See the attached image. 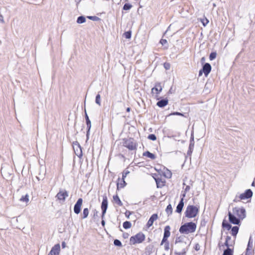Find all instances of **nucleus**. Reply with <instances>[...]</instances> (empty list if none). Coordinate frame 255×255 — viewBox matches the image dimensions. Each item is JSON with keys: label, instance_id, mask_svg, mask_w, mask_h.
<instances>
[{"label": "nucleus", "instance_id": "nucleus-42", "mask_svg": "<svg viewBox=\"0 0 255 255\" xmlns=\"http://www.w3.org/2000/svg\"><path fill=\"white\" fill-rule=\"evenodd\" d=\"M209 22V20L207 18H205L202 20V23L203 25L205 26Z\"/></svg>", "mask_w": 255, "mask_h": 255}, {"label": "nucleus", "instance_id": "nucleus-30", "mask_svg": "<svg viewBox=\"0 0 255 255\" xmlns=\"http://www.w3.org/2000/svg\"><path fill=\"white\" fill-rule=\"evenodd\" d=\"M166 212L167 214L169 216L172 213V208L171 204H169L167 205L166 208Z\"/></svg>", "mask_w": 255, "mask_h": 255}, {"label": "nucleus", "instance_id": "nucleus-47", "mask_svg": "<svg viewBox=\"0 0 255 255\" xmlns=\"http://www.w3.org/2000/svg\"><path fill=\"white\" fill-rule=\"evenodd\" d=\"M122 184H123V182H122V180L121 181V182H118L117 184V189L119 190V189L122 188L123 187H121L122 186Z\"/></svg>", "mask_w": 255, "mask_h": 255}, {"label": "nucleus", "instance_id": "nucleus-5", "mask_svg": "<svg viewBox=\"0 0 255 255\" xmlns=\"http://www.w3.org/2000/svg\"><path fill=\"white\" fill-rule=\"evenodd\" d=\"M123 146L127 147L129 150L136 149L137 143L132 138L123 139Z\"/></svg>", "mask_w": 255, "mask_h": 255}, {"label": "nucleus", "instance_id": "nucleus-15", "mask_svg": "<svg viewBox=\"0 0 255 255\" xmlns=\"http://www.w3.org/2000/svg\"><path fill=\"white\" fill-rule=\"evenodd\" d=\"M212 67L209 63H206L203 64L202 71L204 72V74L207 77L211 71Z\"/></svg>", "mask_w": 255, "mask_h": 255}, {"label": "nucleus", "instance_id": "nucleus-27", "mask_svg": "<svg viewBox=\"0 0 255 255\" xmlns=\"http://www.w3.org/2000/svg\"><path fill=\"white\" fill-rule=\"evenodd\" d=\"M223 255H233V250L230 248H227L224 251Z\"/></svg>", "mask_w": 255, "mask_h": 255}, {"label": "nucleus", "instance_id": "nucleus-11", "mask_svg": "<svg viewBox=\"0 0 255 255\" xmlns=\"http://www.w3.org/2000/svg\"><path fill=\"white\" fill-rule=\"evenodd\" d=\"M253 191L251 189H247L244 193L240 194L238 197L240 200H246L251 198L253 196Z\"/></svg>", "mask_w": 255, "mask_h": 255}, {"label": "nucleus", "instance_id": "nucleus-41", "mask_svg": "<svg viewBox=\"0 0 255 255\" xmlns=\"http://www.w3.org/2000/svg\"><path fill=\"white\" fill-rule=\"evenodd\" d=\"M167 237L163 236L162 240L161 241V245H162L164 243H168Z\"/></svg>", "mask_w": 255, "mask_h": 255}, {"label": "nucleus", "instance_id": "nucleus-6", "mask_svg": "<svg viewBox=\"0 0 255 255\" xmlns=\"http://www.w3.org/2000/svg\"><path fill=\"white\" fill-rule=\"evenodd\" d=\"M223 228L226 229L227 230L231 229V234L232 236L236 237L238 233L239 228L238 226L232 227L231 225L225 219L223 220L222 224Z\"/></svg>", "mask_w": 255, "mask_h": 255}, {"label": "nucleus", "instance_id": "nucleus-51", "mask_svg": "<svg viewBox=\"0 0 255 255\" xmlns=\"http://www.w3.org/2000/svg\"><path fill=\"white\" fill-rule=\"evenodd\" d=\"M200 246L199 245V244H196L194 247V249L196 251H198L199 250H200Z\"/></svg>", "mask_w": 255, "mask_h": 255}, {"label": "nucleus", "instance_id": "nucleus-33", "mask_svg": "<svg viewBox=\"0 0 255 255\" xmlns=\"http://www.w3.org/2000/svg\"><path fill=\"white\" fill-rule=\"evenodd\" d=\"M252 248H253V240L252 239V237H250L249 242H248V246H247V249L252 250Z\"/></svg>", "mask_w": 255, "mask_h": 255}, {"label": "nucleus", "instance_id": "nucleus-20", "mask_svg": "<svg viewBox=\"0 0 255 255\" xmlns=\"http://www.w3.org/2000/svg\"><path fill=\"white\" fill-rule=\"evenodd\" d=\"M170 227L169 226H166L164 229V234L163 236L169 237L170 236Z\"/></svg>", "mask_w": 255, "mask_h": 255}, {"label": "nucleus", "instance_id": "nucleus-49", "mask_svg": "<svg viewBox=\"0 0 255 255\" xmlns=\"http://www.w3.org/2000/svg\"><path fill=\"white\" fill-rule=\"evenodd\" d=\"M132 214V212H130L129 211H127L125 213V215L128 218H129V216Z\"/></svg>", "mask_w": 255, "mask_h": 255}, {"label": "nucleus", "instance_id": "nucleus-16", "mask_svg": "<svg viewBox=\"0 0 255 255\" xmlns=\"http://www.w3.org/2000/svg\"><path fill=\"white\" fill-rule=\"evenodd\" d=\"M157 218L158 215L157 214H153V215H152L146 224L147 227L149 228L151 226H152L153 222L155 221H156L157 219Z\"/></svg>", "mask_w": 255, "mask_h": 255}, {"label": "nucleus", "instance_id": "nucleus-24", "mask_svg": "<svg viewBox=\"0 0 255 255\" xmlns=\"http://www.w3.org/2000/svg\"><path fill=\"white\" fill-rule=\"evenodd\" d=\"M155 180L156 183L157 188H161L164 185V182L162 181V179L159 178H155Z\"/></svg>", "mask_w": 255, "mask_h": 255}, {"label": "nucleus", "instance_id": "nucleus-54", "mask_svg": "<svg viewBox=\"0 0 255 255\" xmlns=\"http://www.w3.org/2000/svg\"><path fill=\"white\" fill-rule=\"evenodd\" d=\"M90 131V130L87 129V133H86L87 140H88L89 138Z\"/></svg>", "mask_w": 255, "mask_h": 255}, {"label": "nucleus", "instance_id": "nucleus-63", "mask_svg": "<svg viewBox=\"0 0 255 255\" xmlns=\"http://www.w3.org/2000/svg\"><path fill=\"white\" fill-rule=\"evenodd\" d=\"M240 200V199L239 198V199H238V197L236 196L235 199L234 200V202H238V201H239Z\"/></svg>", "mask_w": 255, "mask_h": 255}, {"label": "nucleus", "instance_id": "nucleus-56", "mask_svg": "<svg viewBox=\"0 0 255 255\" xmlns=\"http://www.w3.org/2000/svg\"><path fill=\"white\" fill-rule=\"evenodd\" d=\"M190 143H193L194 144V137L192 135H191V136L190 138Z\"/></svg>", "mask_w": 255, "mask_h": 255}, {"label": "nucleus", "instance_id": "nucleus-40", "mask_svg": "<svg viewBox=\"0 0 255 255\" xmlns=\"http://www.w3.org/2000/svg\"><path fill=\"white\" fill-rule=\"evenodd\" d=\"M87 18L93 21H97L99 19V18L96 16H87Z\"/></svg>", "mask_w": 255, "mask_h": 255}, {"label": "nucleus", "instance_id": "nucleus-14", "mask_svg": "<svg viewBox=\"0 0 255 255\" xmlns=\"http://www.w3.org/2000/svg\"><path fill=\"white\" fill-rule=\"evenodd\" d=\"M184 237L181 236L180 237H177L175 239V244H177L179 243L178 245V248H187V244L185 242H183Z\"/></svg>", "mask_w": 255, "mask_h": 255}, {"label": "nucleus", "instance_id": "nucleus-39", "mask_svg": "<svg viewBox=\"0 0 255 255\" xmlns=\"http://www.w3.org/2000/svg\"><path fill=\"white\" fill-rule=\"evenodd\" d=\"M148 138L152 141H154L156 139V136L154 134H150L148 136Z\"/></svg>", "mask_w": 255, "mask_h": 255}, {"label": "nucleus", "instance_id": "nucleus-53", "mask_svg": "<svg viewBox=\"0 0 255 255\" xmlns=\"http://www.w3.org/2000/svg\"><path fill=\"white\" fill-rule=\"evenodd\" d=\"M171 175H172V174L170 172V171H168L167 174V175H165V176L167 178H171Z\"/></svg>", "mask_w": 255, "mask_h": 255}, {"label": "nucleus", "instance_id": "nucleus-21", "mask_svg": "<svg viewBox=\"0 0 255 255\" xmlns=\"http://www.w3.org/2000/svg\"><path fill=\"white\" fill-rule=\"evenodd\" d=\"M143 156L147 157L151 159H155L156 158L155 155L150 152L149 151L143 152Z\"/></svg>", "mask_w": 255, "mask_h": 255}, {"label": "nucleus", "instance_id": "nucleus-55", "mask_svg": "<svg viewBox=\"0 0 255 255\" xmlns=\"http://www.w3.org/2000/svg\"><path fill=\"white\" fill-rule=\"evenodd\" d=\"M0 21L2 23H4V19H3V17L2 15H0Z\"/></svg>", "mask_w": 255, "mask_h": 255}, {"label": "nucleus", "instance_id": "nucleus-52", "mask_svg": "<svg viewBox=\"0 0 255 255\" xmlns=\"http://www.w3.org/2000/svg\"><path fill=\"white\" fill-rule=\"evenodd\" d=\"M190 189V186L189 185H187L184 189V192L185 193L187 192L188 191H189Z\"/></svg>", "mask_w": 255, "mask_h": 255}, {"label": "nucleus", "instance_id": "nucleus-58", "mask_svg": "<svg viewBox=\"0 0 255 255\" xmlns=\"http://www.w3.org/2000/svg\"><path fill=\"white\" fill-rule=\"evenodd\" d=\"M128 233H124L123 234V237L125 239L128 238Z\"/></svg>", "mask_w": 255, "mask_h": 255}, {"label": "nucleus", "instance_id": "nucleus-12", "mask_svg": "<svg viewBox=\"0 0 255 255\" xmlns=\"http://www.w3.org/2000/svg\"><path fill=\"white\" fill-rule=\"evenodd\" d=\"M162 88L160 83H156L155 86L152 88L151 93L152 94L156 93V97L157 100L160 99L161 98H158V95L161 92Z\"/></svg>", "mask_w": 255, "mask_h": 255}, {"label": "nucleus", "instance_id": "nucleus-9", "mask_svg": "<svg viewBox=\"0 0 255 255\" xmlns=\"http://www.w3.org/2000/svg\"><path fill=\"white\" fill-rule=\"evenodd\" d=\"M68 196V192L66 190H60L59 192L56 195V198H57L59 200L62 201V202L65 201L66 198Z\"/></svg>", "mask_w": 255, "mask_h": 255}, {"label": "nucleus", "instance_id": "nucleus-17", "mask_svg": "<svg viewBox=\"0 0 255 255\" xmlns=\"http://www.w3.org/2000/svg\"><path fill=\"white\" fill-rule=\"evenodd\" d=\"M157 102L156 105L160 108H163L166 106L168 103V100L167 99H162Z\"/></svg>", "mask_w": 255, "mask_h": 255}, {"label": "nucleus", "instance_id": "nucleus-35", "mask_svg": "<svg viewBox=\"0 0 255 255\" xmlns=\"http://www.w3.org/2000/svg\"><path fill=\"white\" fill-rule=\"evenodd\" d=\"M20 200L22 202H28L29 201L28 195L26 194L24 196H22Z\"/></svg>", "mask_w": 255, "mask_h": 255}, {"label": "nucleus", "instance_id": "nucleus-18", "mask_svg": "<svg viewBox=\"0 0 255 255\" xmlns=\"http://www.w3.org/2000/svg\"><path fill=\"white\" fill-rule=\"evenodd\" d=\"M184 207V201L183 198H181L178 204L177 205L176 209V212L178 213H181L183 208Z\"/></svg>", "mask_w": 255, "mask_h": 255}, {"label": "nucleus", "instance_id": "nucleus-57", "mask_svg": "<svg viewBox=\"0 0 255 255\" xmlns=\"http://www.w3.org/2000/svg\"><path fill=\"white\" fill-rule=\"evenodd\" d=\"M101 224H102V226H103V227H104L105 225V221L104 220V218L103 219L102 218Z\"/></svg>", "mask_w": 255, "mask_h": 255}, {"label": "nucleus", "instance_id": "nucleus-13", "mask_svg": "<svg viewBox=\"0 0 255 255\" xmlns=\"http://www.w3.org/2000/svg\"><path fill=\"white\" fill-rule=\"evenodd\" d=\"M60 251V245L59 244H56L52 248L48 255H59Z\"/></svg>", "mask_w": 255, "mask_h": 255}, {"label": "nucleus", "instance_id": "nucleus-34", "mask_svg": "<svg viewBox=\"0 0 255 255\" xmlns=\"http://www.w3.org/2000/svg\"><path fill=\"white\" fill-rule=\"evenodd\" d=\"M95 102L98 105L101 106V96L99 93L96 96Z\"/></svg>", "mask_w": 255, "mask_h": 255}, {"label": "nucleus", "instance_id": "nucleus-22", "mask_svg": "<svg viewBox=\"0 0 255 255\" xmlns=\"http://www.w3.org/2000/svg\"><path fill=\"white\" fill-rule=\"evenodd\" d=\"M113 200H114V202L116 204H117L119 206H123V203L121 201V200H120L119 197L118 196V195L117 194L113 196Z\"/></svg>", "mask_w": 255, "mask_h": 255}, {"label": "nucleus", "instance_id": "nucleus-36", "mask_svg": "<svg viewBox=\"0 0 255 255\" xmlns=\"http://www.w3.org/2000/svg\"><path fill=\"white\" fill-rule=\"evenodd\" d=\"M114 244L115 246L120 247H122V244L121 242L119 240H118V239L114 240Z\"/></svg>", "mask_w": 255, "mask_h": 255}, {"label": "nucleus", "instance_id": "nucleus-37", "mask_svg": "<svg viewBox=\"0 0 255 255\" xmlns=\"http://www.w3.org/2000/svg\"><path fill=\"white\" fill-rule=\"evenodd\" d=\"M217 53L216 52H212L209 55V59L210 60H213L216 57Z\"/></svg>", "mask_w": 255, "mask_h": 255}, {"label": "nucleus", "instance_id": "nucleus-28", "mask_svg": "<svg viewBox=\"0 0 255 255\" xmlns=\"http://www.w3.org/2000/svg\"><path fill=\"white\" fill-rule=\"evenodd\" d=\"M86 21V18L84 16H79L77 19V22L79 24H82Z\"/></svg>", "mask_w": 255, "mask_h": 255}, {"label": "nucleus", "instance_id": "nucleus-46", "mask_svg": "<svg viewBox=\"0 0 255 255\" xmlns=\"http://www.w3.org/2000/svg\"><path fill=\"white\" fill-rule=\"evenodd\" d=\"M160 43L162 45H164L165 44L167 43V41L166 39H161L160 41Z\"/></svg>", "mask_w": 255, "mask_h": 255}, {"label": "nucleus", "instance_id": "nucleus-50", "mask_svg": "<svg viewBox=\"0 0 255 255\" xmlns=\"http://www.w3.org/2000/svg\"><path fill=\"white\" fill-rule=\"evenodd\" d=\"M246 255H252V250L247 249Z\"/></svg>", "mask_w": 255, "mask_h": 255}, {"label": "nucleus", "instance_id": "nucleus-10", "mask_svg": "<svg viewBox=\"0 0 255 255\" xmlns=\"http://www.w3.org/2000/svg\"><path fill=\"white\" fill-rule=\"evenodd\" d=\"M83 199L81 198H80L78 199L76 203L74 205V212L76 214H78L80 213L81 210V207L83 204Z\"/></svg>", "mask_w": 255, "mask_h": 255}, {"label": "nucleus", "instance_id": "nucleus-43", "mask_svg": "<svg viewBox=\"0 0 255 255\" xmlns=\"http://www.w3.org/2000/svg\"><path fill=\"white\" fill-rule=\"evenodd\" d=\"M99 212L96 209L93 211V218L95 219L98 217Z\"/></svg>", "mask_w": 255, "mask_h": 255}, {"label": "nucleus", "instance_id": "nucleus-32", "mask_svg": "<svg viewBox=\"0 0 255 255\" xmlns=\"http://www.w3.org/2000/svg\"><path fill=\"white\" fill-rule=\"evenodd\" d=\"M132 7V5L128 3H126L124 6L123 9L125 10H128Z\"/></svg>", "mask_w": 255, "mask_h": 255}, {"label": "nucleus", "instance_id": "nucleus-64", "mask_svg": "<svg viewBox=\"0 0 255 255\" xmlns=\"http://www.w3.org/2000/svg\"><path fill=\"white\" fill-rule=\"evenodd\" d=\"M186 193H185V192H184V193L181 195V196H182L181 198H183V200H184V197H185V196H186Z\"/></svg>", "mask_w": 255, "mask_h": 255}, {"label": "nucleus", "instance_id": "nucleus-45", "mask_svg": "<svg viewBox=\"0 0 255 255\" xmlns=\"http://www.w3.org/2000/svg\"><path fill=\"white\" fill-rule=\"evenodd\" d=\"M164 249L166 251H168L169 250V242L168 243H164Z\"/></svg>", "mask_w": 255, "mask_h": 255}, {"label": "nucleus", "instance_id": "nucleus-7", "mask_svg": "<svg viewBox=\"0 0 255 255\" xmlns=\"http://www.w3.org/2000/svg\"><path fill=\"white\" fill-rule=\"evenodd\" d=\"M108 206V198L106 195L103 196V201L101 204L102 209V218L103 219L105 217Z\"/></svg>", "mask_w": 255, "mask_h": 255}, {"label": "nucleus", "instance_id": "nucleus-26", "mask_svg": "<svg viewBox=\"0 0 255 255\" xmlns=\"http://www.w3.org/2000/svg\"><path fill=\"white\" fill-rule=\"evenodd\" d=\"M181 249V252H175V255H185L187 251V248H180Z\"/></svg>", "mask_w": 255, "mask_h": 255}, {"label": "nucleus", "instance_id": "nucleus-8", "mask_svg": "<svg viewBox=\"0 0 255 255\" xmlns=\"http://www.w3.org/2000/svg\"><path fill=\"white\" fill-rule=\"evenodd\" d=\"M73 149L76 155L79 157H81L83 155L82 147L79 143L76 141L73 142Z\"/></svg>", "mask_w": 255, "mask_h": 255}, {"label": "nucleus", "instance_id": "nucleus-19", "mask_svg": "<svg viewBox=\"0 0 255 255\" xmlns=\"http://www.w3.org/2000/svg\"><path fill=\"white\" fill-rule=\"evenodd\" d=\"M84 112H85V120H86V125H87V129L90 130V129L91 128V121L88 116V114L87 113L85 108Z\"/></svg>", "mask_w": 255, "mask_h": 255}, {"label": "nucleus", "instance_id": "nucleus-61", "mask_svg": "<svg viewBox=\"0 0 255 255\" xmlns=\"http://www.w3.org/2000/svg\"><path fill=\"white\" fill-rule=\"evenodd\" d=\"M231 239V237L228 236L226 237V241H227L228 242H229V241Z\"/></svg>", "mask_w": 255, "mask_h": 255}, {"label": "nucleus", "instance_id": "nucleus-31", "mask_svg": "<svg viewBox=\"0 0 255 255\" xmlns=\"http://www.w3.org/2000/svg\"><path fill=\"white\" fill-rule=\"evenodd\" d=\"M131 227V224L129 221H125L123 223V227L125 229H129Z\"/></svg>", "mask_w": 255, "mask_h": 255}, {"label": "nucleus", "instance_id": "nucleus-38", "mask_svg": "<svg viewBox=\"0 0 255 255\" xmlns=\"http://www.w3.org/2000/svg\"><path fill=\"white\" fill-rule=\"evenodd\" d=\"M124 35L127 39H129L131 38V32L130 31H126L124 33Z\"/></svg>", "mask_w": 255, "mask_h": 255}, {"label": "nucleus", "instance_id": "nucleus-2", "mask_svg": "<svg viewBox=\"0 0 255 255\" xmlns=\"http://www.w3.org/2000/svg\"><path fill=\"white\" fill-rule=\"evenodd\" d=\"M196 224L192 222H188L181 225L179 228V232L181 234H188L194 233L196 229Z\"/></svg>", "mask_w": 255, "mask_h": 255}, {"label": "nucleus", "instance_id": "nucleus-29", "mask_svg": "<svg viewBox=\"0 0 255 255\" xmlns=\"http://www.w3.org/2000/svg\"><path fill=\"white\" fill-rule=\"evenodd\" d=\"M194 144L193 143H190L189 146V148H188V150L187 153L188 155H190L191 154V153H192L193 150L194 148Z\"/></svg>", "mask_w": 255, "mask_h": 255}, {"label": "nucleus", "instance_id": "nucleus-4", "mask_svg": "<svg viewBox=\"0 0 255 255\" xmlns=\"http://www.w3.org/2000/svg\"><path fill=\"white\" fill-rule=\"evenodd\" d=\"M199 212V208L194 205H188L185 212L186 217L192 218L195 217Z\"/></svg>", "mask_w": 255, "mask_h": 255}, {"label": "nucleus", "instance_id": "nucleus-59", "mask_svg": "<svg viewBox=\"0 0 255 255\" xmlns=\"http://www.w3.org/2000/svg\"><path fill=\"white\" fill-rule=\"evenodd\" d=\"M224 246H226L227 248H229L230 245L227 241H225L224 243Z\"/></svg>", "mask_w": 255, "mask_h": 255}, {"label": "nucleus", "instance_id": "nucleus-23", "mask_svg": "<svg viewBox=\"0 0 255 255\" xmlns=\"http://www.w3.org/2000/svg\"><path fill=\"white\" fill-rule=\"evenodd\" d=\"M89 211L88 208H85L83 209V213L81 215V219H85L87 218L89 215Z\"/></svg>", "mask_w": 255, "mask_h": 255}, {"label": "nucleus", "instance_id": "nucleus-48", "mask_svg": "<svg viewBox=\"0 0 255 255\" xmlns=\"http://www.w3.org/2000/svg\"><path fill=\"white\" fill-rule=\"evenodd\" d=\"M171 115L181 116H184V115L183 114L179 113V112H174V113H172Z\"/></svg>", "mask_w": 255, "mask_h": 255}, {"label": "nucleus", "instance_id": "nucleus-62", "mask_svg": "<svg viewBox=\"0 0 255 255\" xmlns=\"http://www.w3.org/2000/svg\"><path fill=\"white\" fill-rule=\"evenodd\" d=\"M62 245V248H64L66 247V244H65V243L64 242L62 243V245Z\"/></svg>", "mask_w": 255, "mask_h": 255}, {"label": "nucleus", "instance_id": "nucleus-44", "mask_svg": "<svg viewBox=\"0 0 255 255\" xmlns=\"http://www.w3.org/2000/svg\"><path fill=\"white\" fill-rule=\"evenodd\" d=\"M164 67L165 68V69L166 70H168L170 69V65L169 63H165L164 64Z\"/></svg>", "mask_w": 255, "mask_h": 255}, {"label": "nucleus", "instance_id": "nucleus-25", "mask_svg": "<svg viewBox=\"0 0 255 255\" xmlns=\"http://www.w3.org/2000/svg\"><path fill=\"white\" fill-rule=\"evenodd\" d=\"M129 173V172L128 171H126L123 172L122 182H123V184L121 186L122 187H124L127 185V183L125 181V178Z\"/></svg>", "mask_w": 255, "mask_h": 255}, {"label": "nucleus", "instance_id": "nucleus-3", "mask_svg": "<svg viewBox=\"0 0 255 255\" xmlns=\"http://www.w3.org/2000/svg\"><path fill=\"white\" fill-rule=\"evenodd\" d=\"M145 239V236L142 232H139L135 235L131 236L129 239V244L134 245L136 244L142 243Z\"/></svg>", "mask_w": 255, "mask_h": 255}, {"label": "nucleus", "instance_id": "nucleus-60", "mask_svg": "<svg viewBox=\"0 0 255 255\" xmlns=\"http://www.w3.org/2000/svg\"><path fill=\"white\" fill-rule=\"evenodd\" d=\"M203 73H204V72L202 71V69L200 70L199 72V76H201L202 75Z\"/></svg>", "mask_w": 255, "mask_h": 255}, {"label": "nucleus", "instance_id": "nucleus-1", "mask_svg": "<svg viewBox=\"0 0 255 255\" xmlns=\"http://www.w3.org/2000/svg\"><path fill=\"white\" fill-rule=\"evenodd\" d=\"M228 215L230 223L240 226L241 221L246 217V211L244 207H236L233 208L232 212L228 211Z\"/></svg>", "mask_w": 255, "mask_h": 255}]
</instances>
